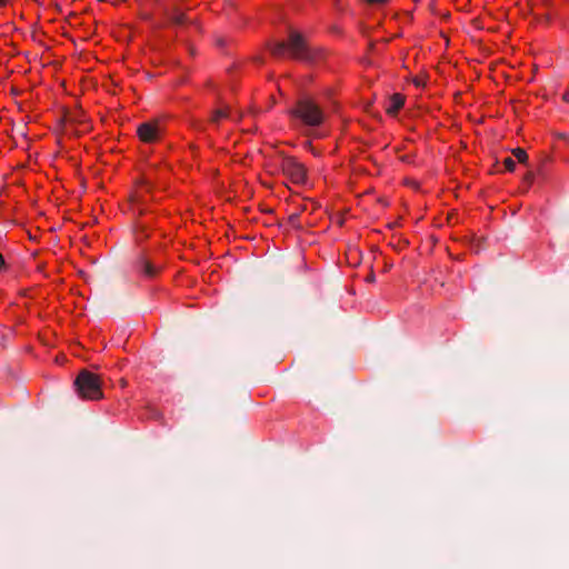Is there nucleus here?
Segmentation results:
<instances>
[{
  "label": "nucleus",
  "mask_w": 569,
  "mask_h": 569,
  "mask_svg": "<svg viewBox=\"0 0 569 569\" xmlns=\"http://www.w3.org/2000/svg\"><path fill=\"white\" fill-rule=\"evenodd\" d=\"M405 102H406L405 96L397 92L389 97V106L388 107H395V108L403 107Z\"/></svg>",
  "instance_id": "11"
},
{
  "label": "nucleus",
  "mask_w": 569,
  "mask_h": 569,
  "mask_svg": "<svg viewBox=\"0 0 569 569\" xmlns=\"http://www.w3.org/2000/svg\"><path fill=\"white\" fill-rule=\"evenodd\" d=\"M76 390L82 399L98 400L102 398L99 376L82 370L74 380Z\"/></svg>",
  "instance_id": "2"
},
{
  "label": "nucleus",
  "mask_w": 569,
  "mask_h": 569,
  "mask_svg": "<svg viewBox=\"0 0 569 569\" xmlns=\"http://www.w3.org/2000/svg\"><path fill=\"white\" fill-rule=\"evenodd\" d=\"M59 126L66 127L73 123H86L87 119L79 109H63L62 113L57 118Z\"/></svg>",
  "instance_id": "7"
},
{
  "label": "nucleus",
  "mask_w": 569,
  "mask_h": 569,
  "mask_svg": "<svg viewBox=\"0 0 569 569\" xmlns=\"http://www.w3.org/2000/svg\"><path fill=\"white\" fill-rule=\"evenodd\" d=\"M561 99H562V101H563V102L569 103L568 94L563 93V94L561 96Z\"/></svg>",
  "instance_id": "20"
},
{
  "label": "nucleus",
  "mask_w": 569,
  "mask_h": 569,
  "mask_svg": "<svg viewBox=\"0 0 569 569\" xmlns=\"http://www.w3.org/2000/svg\"><path fill=\"white\" fill-rule=\"evenodd\" d=\"M399 111H400V109H396V108L387 109V113H388L391 118H397V117L399 116Z\"/></svg>",
  "instance_id": "16"
},
{
  "label": "nucleus",
  "mask_w": 569,
  "mask_h": 569,
  "mask_svg": "<svg viewBox=\"0 0 569 569\" xmlns=\"http://www.w3.org/2000/svg\"><path fill=\"white\" fill-rule=\"evenodd\" d=\"M266 47L273 57L281 58L288 53L290 58L307 63H315L321 57V51L311 47L306 37L293 29L289 30L286 41H268Z\"/></svg>",
  "instance_id": "1"
},
{
  "label": "nucleus",
  "mask_w": 569,
  "mask_h": 569,
  "mask_svg": "<svg viewBox=\"0 0 569 569\" xmlns=\"http://www.w3.org/2000/svg\"><path fill=\"white\" fill-rule=\"evenodd\" d=\"M331 94L332 90L330 89L325 90L317 99L311 96L303 94L297 102L296 107H321L325 103L331 102ZM332 103L338 104L339 102L332 100Z\"/></svg>",
  "instance_id": "6"
},
{
  "label": "nucleus",
  "mask_w": 569,
  "mask_h": 569,
  "mask_svg": "<svg viewBox=\"0 0 569 569\" xmlns=\"http://www.w3.org/2000/svg\"><path fill=\"white\" fill-rule=\"evenodd\" d=\"M8 0H0V6H4Z\"/></svg>",
  "instance_id": "24"
},
{
  "label": "nucleus",
  "mask_w": 569,
  "mask_h": 569,
  "mask_svg": "<svg viewBox=\"0 0 569 569\" xmlns=\"http://www.w3.org/2000/svg\"><path fill=\"white\" fill-rule=\"evenodd\" d=\"M6 266V262H4V258L3 256L0 253V270L3 269Z\"/></svg>",
  "instance_id": "18"
},
{
  "label": "nucleus",
  "mask_w": 569,
  "mask_h": 569,
  "mask_svg": "<svg viewBox=\"0 0 569 569\" xmlns=\"http://www.w3.org/2000/svg\"><path fill=\"white\" fill-rule=\"evenodd\" d=\"M557 137L560 139H567V134L565 132H558Z\"/></svg>",
  "instance_id": "21"
},
{
  "label": "nucleus",
  "mask_w": 569,
  "mask_h": 569,
  "mask_svg": "<svg viewBox=\"0 0 569 569\" xmlns=\"http://www.w3.org/2000/svg\"><path fill=\"white\" fill-rule=\"evenodd\" d=\"M164 16L172 24L176 26H181L190 22V19L183 12H181L178 7H173L172 9H166Z\"/></svg>",
  "instance_id": "9"
},
{
  "label": "nucleus",
  "mask_w": 569,
  "mask_h": 569,
  "mask_svg": "<svg viewBox=\"0 0 569 569\" xmlns=\"http://www.w3.org/2000/svg\"><path fill=\"white\" fill-rule=\"evenodd\" d=\"M370 3H383V2H387L388 0H368Z\"/></svg>",
  "instance_id": "19"
},
{
  "label": "nucleus",
  "mask_w": 569,
  "mask_h": 569,
  "mask_svg": "<svg viewBox=\"0 0 569 569\" xmlns=\"http://www.w3.org/2000/svg\"><path fill=\"white\" fill-rule=\"evenodd\" d=\"M159 122L157 120L143 122L137 129L139 138L146 143L154 142L159 137Z\"/></svg>",
  "instance_id": "5"
},
{
  "label": "nucleus",
  "mask_w": 569,
  "mask_h": 569,
  "mask_svg": "<svg viewBox=\"0 0 569 569\" xmlns=\"http://www.w3.org/2000/svg\"><path fill=\"white\" fill-rule=\"evenodd\" d=\"M290 117L310 127H317L322 123L325 117L321 109H289Z\"/></svg>",
  "instance_id": "4"
},
{
  "label": "nucleus",
  "mask_w": 569,
  "mask_h": 569,
  "mask_svg": "<svg viewBox=\"0 0 569 569\" xmlns=\"http://www.w3.org/2000/svg\"><path fill=\"white\" fill-rule=\"evenodd\" d=\"M136 270L138 272H141L148 278H153L158 274L159 270L161 269L160 266L154 264L152 261H150L146 257H139L136 261Z\"/></svg>",
  "instance_id": "8"
},
{
  "label": "nucleus",
  "mask_w": 569,
  "mask_h": 569,
  "mask_svg": "<svg viewBox=\"0 0 569 569\" xmlns=\"http://www.w3.org/2000/svg\"><path fill=\"white\" fill-rule=\"evenodd\" d=\"M224 119H232L229 109H214L209 117L212 123H219Z\"/></svg>",
  "instance_id": "10"
},
{
  "label": "nucleus",
  "mask_w": 569,
  "mask_h": 569,
  "mask_svg": "<svg viewBox=\"0 0 569 569\" xmlns=\"http://www.w3.org/2000/svg\"><path fill=\"white\" fill-rule=\"evenodd\" d=\"M368 281H373L375 280V276L373 274H369L368 278H367Z\"/></svg>",
  "instance_id": "22"
},
{
  "label": "nucleus",
  "mask_w": 569,
  "mask_h": 569,
  "mask_svg": "<svg viewBox=\"0 0 569 569\" xmlns=\"http://www.w3.org/2000/svg\"><path fill=\"white\" fill-rule=\"evenodd\" d=\"M512 154L517 158V160L520 163H526L528 161V154H527L526 150H523L521 148L513 149Z\"/></svg>",
  "instance_id": "12"
},
{
  "label": "nucleus",
  "mask_w": 569,
  "mask_h": 569,
  "mask_svg": "<svg viewBox=\"0 0 569 569\" xmlns=\"http://www.w3.org/2000/svg\"><path fill=\"white\" fill-rule=\"evenodd\" d=\"M533 179H535V176L532 172H528L525 178H523V181L530 186L532 182H533Z\"/></svg>",
  "instance_id": "15"
},
{
  "label": "nucleus",
  "mask_w": 569,
  "mask_h": 569,
  "mask_svg": "<svg viewBox=\"0 0 569 569\" xmlns=\"http://www.w3.org/2000/svg\"><path fill=\"white\" fill-rule=\"evenodd\" d=\"M288 223L295 229H302L301 224L299 223V213H291L288 217Z\"/></svg>",
  "instance_id": "13"
},
{
  "label": "nucleus",
  "mask_w": 569,
  "mask_h": 569,
  "mask_svg": "<svg viewBox=\"0 0 569 569\" xmlns=\"http://www.w3.org/2000/svg\"><path fill=\"white\" fill-rule=\"evenodd\" d=\"M369 110L371 111V112H370V114H371L372 117H377V113H376V112H373V109H369Z\"/></svg>",
  "instance_id": "23"
},
{
  "label": "nucleus",
  "mask_w": 569,
  "mask_h": 569,
  "mask_svg": "<svg viewBox=\"0 0 569 569\" xmlns=\"http://www.w3.org/2000/svg\"><path fill=\"white\" fill-rule=\"evenodd\" d=\"M280 169L293 183L302 184L307 181V170L296 158H283L280 163Z\"/></svg>",
  "instance_id": "3"
},
{
  "label": "nucleus",
  "mask_w": 569,
  "mask_h": 569,
  "mask_svg": "<svg viewBox=\"0 0 569 569\" xmlns=\"http://www.w3.org/2000/svg\"><path fill=\"white\" fill-rule=\"evenodd\" d=\"M503 166L507 171L512 172L516 169V162L512 158L508 157L503 160Z\"/></svg>",
  "instance_id": "14"
},
{
  "label": "nucleus",
  "mask_w": 569,
  "mask_h": 569,
  "mask_svg": "<svg viewBox=\"0 0 569 569\" xmlns=\"http://www.w3.org/2000/svg\"><path fill=\"white\" fill-rule=\"evenodd\" d=\"M413 83L416 87H423L425 86V79L422 77H416L413 79Z\"/></svg>",
  "instance_id": "17"
}]
</instances>
